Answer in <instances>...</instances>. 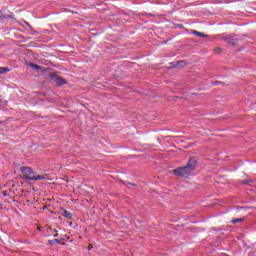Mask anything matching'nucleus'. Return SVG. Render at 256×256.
Instances as JSON below:
<instances>
[{
	"instance_id": "nucleus-1",
	"label": "nucleus",
	"mask_w": 256,
	"mask_h": 256,
	"mask_svg": "<svg viewBox=\"0 0 256 256\" xmlns=\"http://www.w3.org/2000/svg\"><path fill=\"white\" fill-rule=\"evenodd\" d=\"M195 167H197V160L195 158H191L188 161V164L184 167L177 168L174 170L175 175L178 177H191L193 175V171H195Z\"/></svg>"
},
{
	"instance_id": "nucleus-2",
	"label": "nucleus",
	"mask_w": 256,
	"mask_h": 256,
	"mask_svg": "<svg viewBox=\"0 0 256 256\" xmlns=\"http://www.w3.org/2000/svg\"><path fill=\"white\" fill-rule=\"evenodd\" d=\"M20 171L25 181H47L49 179L47 174L36 175L30 167H22Z\"/></svg>"
},
{
	"instance_id": "nucleus-3",
	"label": "nucleus",
	"mask_w": 256,
	"mask_h": 256,
	"mask_svg": "<svg viewBox=\"0 0 256 256\" xmlns=\"http://www.w3.org/2000/svg\"><path fill=\"white\" fill-rule=\"evenodd\" d=\"M192 35H196L197 37H201V38L207 37L206 34H204V33H202V32H199V31H197V30H192Z\"/></svg>"
},
{
	"instance_id": "nucleus-4",
	"label": "nucleus",
	"mask_w": 256,
	"mask_h": 256,
	"mask_svg": "<svg viewBox=\"0 0 256 256\" xmlns=\"http://www.w3.org/2000/svg\"><path fill=\"white\" fill-rule=\"evenodd\" d=\"M63 217H66V219H73V214L67 210H64Z\"/></svg>"
},
{
	"instance_id": "nucleus-5",
	"label": "nucleus",
	"mask_w": 256,
	"mask_h": 256,
	"mask_svg": "<svg viewBox=\"0 0 256 256\" xmlns=\"http://www.w3.org/2000/svg\"><path fill=\"white\" fill-rule=\"evenodd\" d=\"M7 71H9V69L0 67V75H2L3 73H7Z\"/></svg>"
},
{
	"instance_id": "nucleus-6",
	"label": "nucleus",
	"mask_w": 256,
	"mask_h": 256,
	"mask_svg": "<svg viewBox=\"0 0 256 256\" xmlns=\"http://www.w3.org/2000/svg\"><path fill=\"white\" fill-rule=\"evenodd\" d=\"M65 80H63V79H58V85H65Z\"/></svg>"
},
{
	"instance_id": "nucleus-7",
	"label": "nucleus",
	"mask_w": 256,
	"mask_h": 256,
	"mask_svg": "<svg viewBox=\"0 0 256 256\" xmlns=\"http://www.w3.org/2000/svg\"><path fill=\"white\" fill-rule=\"evenodd\" d=\"M30 66L33 67V69H41V66L39 65L31 64Z\"/></svg>"
},
{
	"instance_id": "nucleus-8",
	"label": "nucleus",
	"mask_w": 256,
	"mask_h": 256,
	"mask_svg": "<svg viewBox=\"0 0 256 256\" xmlns=\"http://www.w3.org/2000/svg\"><path fill=\"white\" fill-rule=\"evenodd\" d=\"M241 219H232V223H240Z\"/></svg>"
},
{
	"instance_id": "nucleus-9",
	"label": "nucleus",
	"mask_w": 256,
	"mask_h": 256,
	"mask_svg": "<svg viewBox=\"0 0 256 256\" xmlns=\"http://www.w3.org/2000/svg\"><path fill=\"white\" fill-rule=\"evenodd\" d=\"M216 53H221V48H217Z\"/></svg>"
},
{
	"instance_id": "nucleus-10",
	"label": "nucleus",
	"mask_w": 256,
	"mask_h": 256,
	"mask_svg": "<svg viewBox=\"0 0 256 256\" xmlns=\"http://www.w3.org/2000/svg\"><path fill=\"white\" fill-rule=\"evenodd\" d=\"M25 24L31 29V25L28 22H25Z\"/></svg>"
}]
</instances>
